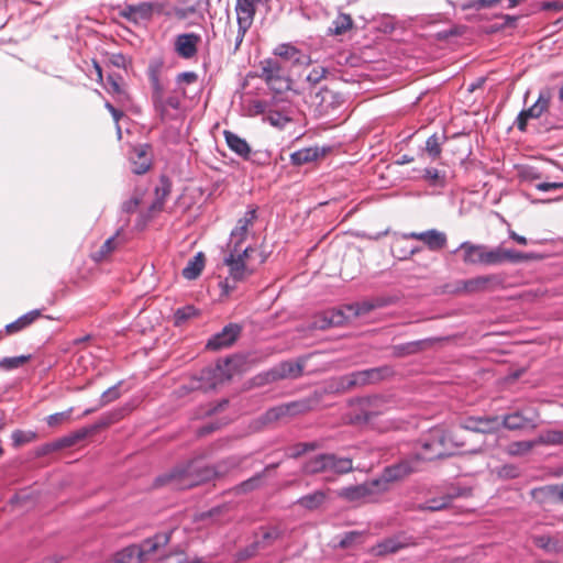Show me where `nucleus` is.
Returning <instances> with one entry per match:
<instances>
[{"mask_svg":"<svg viewBox=\"0 0 563 563\" xmlns=\"http://www.w3.org/2000/svg\"><path fill=\"white\" fill-rule=\"evenodd\" d=\"M201 37L195 33H184L177 35L175 40V52L185 59H190L197 55L198 45Z\"/></svg>","mask_w":563,"mask_h":563,"instance_id":"nucleus-19","label":"nucleus"},{"mask_svg":"<svg viewBox=\"0 0 563 563\" xmlns=\"http://www.w3.org/2000/svg\"><path fill=\"white\" fill-rule=\"evenodd\" d=\"M457 252L462 254V261L466 265H484L485 245L463 242Z\"/></svg>","mask_w":563,"mask_h":563,"instance_id":"nucleus-25","label":"nucleus"},{"mask_svg":"<svg viewBox=\"0 0 563 563\" xmlns=\"http://www.w3.org/2000/svg\"><path fill=\"white\" fill-rule=\"evenodd\" d=\"M445 140V136H439L438 134H432L426 141V152L433 159H438L442 153V142Z\"/></svg>","mask_w":563,"mask_h":563,"instance_id":"nucleus-43","label":"nucleus"},{"mask_svg":"<svg viewBox=\"0 0 563 563\" xmlns=\"http://www.w3.org/2000/svg\"><path fill=\"white\" fill-rule=\"evenodd\" d=\"M284 417H289V411L286 404L268 409L263 416V419L265 422L271 423L278 421Z\"/></svg>","mask_w":563,"mask_h":563,"instance_id":"nucleus-52","label":"nucleus"},{"mask_svg":"<svg viewBox=\"0 0 563 563\" xmlns=\"http://www.w3.org/2000/svg\"><path fill=\"white\" fill-rule=\"evenodd\" d=\"M130 159L132 162V172L137 175L145 174L152 165V155L147 145L133 147Z\"/></svg>","mask_w":563,"mask_h":563,"instance_id":"nucleus-22","label":"nucleus"},{"mask_svg":"<svg viewBox=\"0 0 563 563\" xmlns=\"http://www.w3.org/2000/svg\"><path fill=\"white\" fill-rule=\"evenodd\" d=\"M363 538H364V532H361V531H350V532H346L343 538L341 539L339 545L342 548V549H346V548H350L356 543H361L363 542Z\"/></svg>","mask_w":563,"mask_h":563,"instance_id":"nucleus-56","label":"nucleus"},{"mask_svg":"<svg viewBox=\"0 0 563 563\" xmlns=\"http://www.w3.org/2000/svg\"><path fill=\"white\" fill-rule=\"evenodd\" d=\"M520 468L515 464H505L494 470V474L499 479H514L520 476Z\"/></svg>","mask_w":563,"mask_h":563,"instance_id":"nucleus-50","label":"nucleus"},{"mask_svg":"<svg viewBox=\"0 0 563 563\" xmlns=\"http://www.w3.org/2000/svg\"><path fill=\"white\" fill-rule=\"evenodd\" d=\"M119 390L115 387H111L101 395V404H109L110 401H113L117 398H119Z\"/></svg>","mask_w":563,"mask_h":563,"instance_id":"nucleus-63","label":"nucleus"},{"mask_svg":"<svg viewBox=\"0 0 563 563\" xmlns=\"http://www.w3.org/2000/svg\"><path fill=\"white\" fill-rule=\"evenodd\" d=\"M388 410L387 401L379 396L364 398L360 401V412L355 416L356 422L369 423L377 416Z\"/></svg>","mask_w":563,"mask_h":563,"instance_id":"nucleus-12","label":"nucleus"},{"mask_svg":"<svg viewBox=\"0 0 563 563\" xmlns=\"http://www.w3.org/2000/svg\"><path fill=\"white\" fill-rule=\"evenodd\" d=\"M305 363L301 361H287L278 364L266 373L267 382H277L287 378H298L302 375Z\"/></svg>","mask_w":563,"mask_h":563,"instance_id":"nucleus-18","label":"nucleus"},{"mask_svg":"<svg viewBox=\"0 0 563 563\" xmlns=\"http://www.w3.org/2000/svg\"><path fill=\"white\" fill-rule=\"evenodd\" d=\"M386 305L385 300L383 299H372V300H365L362 302H356L349 307L350 310H353L354 316L360 317L368 313L369 311L384 307Z\"/></svg>","mask_w":563,"mask_h":563,"instance_id":"nucleus-40","label":"nucleus"},{"mask_svg":"<svg viewBox=\"0 0 563 563\" xmlns=\"http://www.w3.org/2000/svg\"><path fill=\"white\" fill-rule=\"evenodd\" d=\"M118 247L117 235L109 238L103 242L98 251L92 254V260L101 262L107 260L111 253Z\"/></svg>","mask_w":563,"mask_h":563,"instance_id":"nucleus-48","label":"nucleus"},{"mask_svg":"<svg viewBox=\"0 0 563 563\" xmlns=\"http://www.w3.org/2000/svg\"><path fill=\"white\" fill-rule=\"evenodd\" d=\"M170 188L167 181H163L162 186L155 189V200L150 207V213H156L163 210L166 197L169 195Z\"/></svg>","mask_w":563,"mask_h":563,"instance_id":"nucleus-42","label":"nucleus"},{"mask_svg":"<svg viewBox=\"0 0 563 563\" xmlns=\"http://www.w3.org/2000/svg\"><path fill=\"white\" fill-rule=\"evenodd\" d=\"M319 151L316 147H306L294 152L290 155V162L295 166H301L303 164L313 162L318 158Z\"/></svg>","mask_w":563,"mask_h":563,"instance_id":"nucleus-36","label":"nucleus"},{"mask_svg":"<svg viewBox=\"0 0 563 563\" xmlns=\"http://www.w3.org/2000/svg\"><path fill=\"white\" fill-rule=\"evenodd\" d=\"M164 563H200L198 560L189 561L183 553L168 555L164 559Z\"/></svg>","mask_w":563,"mask_h":563,"instance_id":"nucleus-64","label":"nucleus"},{"mask_svg":"<svg viewBox=\"0 0 563 563\" xmlns=\"http://www.w3.org/2000/svg\"><path fill=\"white\" fill-rule=\"evenodd\" d=\"M320 400L321 396L314 393L307 398L286 404L289 411V417L302 415L313 410L319 405Z\"/></svg>","mask_w":563,"mask_h":563,"instance_id":"nucleus-31","label":"nucleus"},{"mask_svg":"<svg viewBox=\"0 0 563 563\" xmlns=\"http://www.w3.org/2000/svg\"><path fill=\"white\" fill-rule=\"evenodd\" d=\"M205 267V255L199 252L196 254L183 269V276L188 280H194L199 277Z\"/></svg>","mask_w":563,"mask_h":563,"instance_id":"nucleus-35","label":"nucleus"},{"mask_svg":"<svg viewBox=\"0 0 563 563\" xmlns=\"http://www.w3.org/2000/svg\"><path fill=\"white\" fill-rule=\"evenodd\" d=\"M264 479V473H257L249 479L236 485L232 490L235 495L251 493L261 487Z\"/></svg>","mask_w":563,"mask_h":563,"instance_id":"nucleus-39","label":"nucleus"},{"mask_svg":"<svg viewBox=\"0 0 563 563\" xmlns=\"http://www.w3.org/2000/svg\"><path fill=\"white\" fill-rule=\"evenodd\" d=\"M420 457L417 455L386 466L382 474L376 478L379 484L380 492H383V494L387 493L393 484L401 482L412 473L417 472Z\"/></svg>","mask_w":563,"mask_h":563,"instance_id":"nucleus-5","label":"nucleus"},{"mask_svg":"<svg viewBox=\"0 0 563 563\" xmlns=\"http://www.w3.org/2000/svg\"><path fill=\"white\" fill-rule=\"evenodd\" d=\"M162 64L152 63L147 69V76L151 85V99L153 103L161 106V97L166 91V81L161 76Z\"/></svg>","mask_w":563,"mask_h":563,"instance_id":"nucleus-21","label":"nucleus"},{"mask_svg":"<svg viewBox=\"0 0 563 563\" xmlns=\"http://www.w3.org/2000/svg\"><path fill=\"white\" fill-rule=\"evenodd\" d=\"M274 55L284 60L290 62L294 66H308L311 63L309 55L302 53L289 43H283L274 48Z\"/></svg>","mask_w":563,"mask_h":563,"instance_id":"nucleus-20","label":"nucleus"},{"mask_svg":"<svg viewBox=\"0 0 563 563\" xmlns=\"http://www.w3.org/2000/svg\"><path fill=\"white\" fill-rule=\"evenodd\" d=\"M265 121L277 129H284L292 119L285 112L271 110L266 114Z\"/></svg>","mask_w":563,"mask_h":563,"instance_id":"nucleus-49","label":"nucleus"},{"mask_svg":"<svg viewBox=\"0 0 563 563\" xmlns=\"http://www.w3.org/2000/svg\"><path fill=\"white\" fill-rule=\"evenodd\" d=\"M330 489H318L300 497L296 503L301 508L314 511L320 509L329 500Z\"/></svg>","mask_w":563,"mask_h":563,"instance_id":"nucleus-27","label":"nucleus"},{"mask_svg":"<svg viewBox=\"0 0 563 563\" xmlns=\"http://www.w3.org/2000/svg\"><path fill=\"white\" fill-rule=\"evenodd\" d=\"M169 533H157L153 538L144 540L139 545L133 544L123 549V556L136 558L139 563H143L150 554L165 547L169 542Z\"/></svg>","mask_w":563,"mask_h":563,"instance_id":"nucleus-9","label":"nucleus"},{"mask_svg":"<svg viewBox=\"0 0 563 563\" xmlns=\"http://www.w3.org/2000/svg\"><path fill=\"white\" fill-rule=\"evenodd\" d=\"M343 102L342 96L328 87L321 88L313 97V103L320 113H327Z\"/></svg>","mask_w":563,"mask_h":563,"instance_id":"nucleus-23","label":"nucleus"},{"mask_svg":"<svg viewBox=\"0 0 563 563\" xmlns=\"http://www.w3.org/2000/svg\"><path fill=\"white\" fill-rule=\"evenodd\" d=\"M460 428L465 431L489 434L497 432L501 428V422L498 416L467 417L462 421Z\"/></svg>","mask_w":563,"mask_h":563,"instance_id":"nucleus-15","label":"nucleus"},{"mask_svg":"<svg viewBox=\"0 0 563 563\" xmlns=\"http://www.w3.org/2000/svg\"><path fill=\"white\" fill-rule=\"evenodd\" d=\"M504 284V279L497 274L476 276L461 280L457 290L466 295L493 291Z\"/></svg>","mask_w":563,"mask_h":563,"instance_id":"nucleus-10","label":"nucleus"},{"mask_svg":"<svg viewBox=\"0 0 563 563\" xmlns=\"http://www.w3.org/2000/svg\"><path fill=\"white\" fill-rule=\"evenodd\" d=\"M537 417V411L534 412L533 417H528L523 415V412L517 410L511 413L505 415L503 418H500V422L501 427L508 430H521L528 427L536 428L537 424L534 420Z\"/></svg>","mask_w":563,"mask_h":563,"instance_id":"nucleus-24","label":"nucleus"},{"mask_svg":"<svg viewBox=\"0 0 563 563\" xmlns=\"http://www.w3.org/2000/svg\"><path fill=\"white\" fill-rule=\"evenodd\" d=\"M538 256L533 253H522L515 250H506V262L521 263L537 260Z\"/></svg>","mask_w":563,"mask_h":563,"instance_id":"nucleus-55","label":"nucleus"},{"mask_svg":"<svg viewBox=\"0 0 563 563\" xmlns=\"http://www.w3.org/2000/svg\"><path fill=\"white\" fill-rule=\"evenodd\" d=\"M536 446V439L530 441H515L507 446L506 452L511 456H521L529 453Z\"/></svg>","mask_w":563,"mask_h":563,"instance_id":"nucleus-46","label":"nucleus"},{"mask_svg":"<svg viewBox=\"0 0 563 563\" xmlns=\"http://www.w3.org/2000/svg\"><path fill=\"white\" fill-rule=\"evenodd\" d=\"M406 547L407 543L401 542L398 538H388L372 547L369 553L374 556H385L396 553Z\"/></svg>","mask_w":563,"mask_h":563,"instance_id":"nucleus-33","label":"nucleus"},{"mask_svg":"<svg viewBox=\"0 0 563 563\" xmlns=\"http://www.w3.org/2000/svg\"><path fill=\"white\" fill-rule=\"evenodd\" d=\"M162 7L157 3L142 2L139 4H126L120 15L133 23L150 20L155 10L161 11Z\"/></svg>","mask_w":563,"mask_h":563,"instance_id":"nucleus-17","label":"nucleus"},{"mask_svg":"<svg viewBox=\"0 0 563 563\" xmlns=\"http://www.w3.org/2000/svg\"><path fill=\"white\" fill-rule=\"evenodd\" d=\"M303 472L309 475L327 473V453L318 454L307 461L303 465Z\"/></svg>","mask_w":563,"mask_h":563,"instance_id":"nucleus-38","label":"nucleus"},{"mask_svg":"<svg viewBox=\"0 0 563 563\" xmlns=\"http://www.w3.org/2000/svg\"><path fill=\"white\" fill-rule=\"evenodd\" d=\"M327 69L324 67H314L307 76V80L313 85L320 82L327 75Z\"/></svg>","mask_w":563,"mask_h":563,"instance_id":"nucleus-58","label":"nucleus"},{"mask_svg":"<svg viewBox=\"0 0 563 563\" xmlns=\"http://www.w3.org/2000/svg\"><path fill=\"white\" fill-rule=\"evenodd\" d=\"M257 219V211L255 208L249 209L242 218L239 219L235 228L231 232V238L228 243V249L236 246L242 249L243 242L250 234V230L253 228Z\"/></svg>","mask_w":563,"mask_h":563,"instance_id":"nucleus-14","label":"nucleus"},{"mask_svg":"<svg viewBox=\"0 0 563 563\" xmlns=\"http://www.w3.org/2000/svg\"><path fill=\"white\" fill-rule=\"evenodd\" d=\"M506 262V249L497 246L488 249L485 245L484 265H498Z\"/></svg>","mask_w":563,"mask_h":563,"instance_id":"nucleus-44","label":"nucleus"},{"mask_svg":"<svg viewBox=\"0 0 563 563\" xmlns=\"http://www.w3.org/2000/svg\"><path fill=\"white\" fill-rule=\"evenodd\" d=\"M31 360V355H20L12 357H3L0 361V368L4 371H12L26 364Z\"/></svg>","mask_w":563,"mask_h":563,"instance_id":"nucleus-51","label":"nucleus"},{"mask_svg":"<svg viewBox=\"0 0 563 563\" xmlns=\"http://www.w3.org/2000/svg\"><path fill=\"white\" fill-rule=\"evenodd\" d=\"M176 80L178 85H191L198 80V75L195 71H185L180 73Z\"/></svg>","mask_w":563,"mask_h":563,"instance_id":"nucleus-61","label":"nucleus"},{"mask_svg":"<svg viewBox=\"0 0 563 563\" xmlns=\"http://www.w3.org/2000/svg\"><path fill=\"white\" fill-rule=\"evenodd\" d=\"M389 366L374 367L364 371L353 372L344 375L339 379V390H350L355 387L365 386L367 384L378 383L393 375Z\"/></svg>","mask_w":563,"mask_h":563,"instance_id":"nucleus-6","label":"nucleus"},{"mask_svg":"<svg viewBox=\"0 0 563 563\" xmlns=\"http://www.w3.org/2000/svg\"><path fill=\"white\" fill-rule=\"evenodd\" d=\"M453 498L454 497L451 495H445V496H442L439 498H432V499L428 500L426 504L418 506V509L429 510V511H440V510L448 508L451 505Z\"/></svg>","mask_w":563,"mask_h":563,"instance_id":"nucleus-47","label":"nucleus"},{"mask_svg":"<svg viewBox=\"0 0 563 563\" xmlns=\"http://www.w3.org/2000/svg\"><path fill=\"white\" fill-rule=\"evenodd\" d=\"M531 496L539 501H544V499L550 496H558L559 500L563 501V484L561 486L549 485L534 488L531 490Z\"/></svg>","mask_w":563,"mask_h":563,"instance_id":"nucleus-37","label":"nucleus"},{"mask_svg":"<svg viewBox=\"0 0 563 563\" xmlns=\"http://www.w3.org/2000/svg\"><path fill=\"white\" fill-rule=\"evenodd\" d=\"M551 98L550 89L542 90L539 93L538 100L530 108L519 113L516 121L518 130L521 132L526 131L528 120L540 118L549 109Z\"/></svg>","mask_w":563,"mask_h":563,"instance_id":"nucleus-11","label":"nucleus"},{"mask_svg":"<svg viewBox=\"0 0 563 563\" xmlns=\"http://www.w3.org/2000/svg\"><path fill=\"white\" fill-rule=\"evenodd\" d=\"M321 448V444L319 442H303L298 443L294 446V452L291 454L292 457H299L303 455L307 452L316 451Z\"/></svg>","mask_w":563,"mask_h":563,"instance_id":"nucleus-57","label":"nucleus"},{"mask_svg":"<svg viewBox=\"0 0 563 563\" xmlns=\"http://www.w3.org/2000/svg\"><path fill=\"white\" fill-rule=\"evenodd\" d=\"M229 254L224 257V264L229 268V275L232 282H244L252 276L257 265L254 264V255L257 251L254 247L247 246L245 249H228Z\"/></svg>","mask_w":563,"mask_h":563,"instance_id":"nucleus-3","label":"nucleus"},{"mask_svg":"<svg viewBox=\"0 0 563 563\" xmlns=\"http://www.w3.org/2000/svg\"><path fill=\"white\" fill-rule=\"evenodd\" d=\"M140 203L141 198L139 196H133L131 199H129L122 205V209L126 213H132L137 209Z\"/></svg>","mask_w":563,"mask_h":563,"instance_id":"nucleus-62","label":"nucleus"},{"mask_svg":"<svg viewBox=\"0 0 563 563\" xmlns=\"http://www.w3.org/2000/svg\"><path fill=\"white\" fill-rule=\"evenodd\" d=\"M40 317H41V311L40 310L29 311L27 313L23 314L22 317H20L15 321L7 324L5 328H4L5 333L9 334V335L15 334V333L26 329L27 327H30Z\"/></svg>","mask_w":563,"mask_h":563,"instance_id":"nucleus-34","label":"nucleus"},{"mask_svg":"<svg viewBox=\"0 0 563 563\" xmlns=\"http://www.w3.org/2000/svg\"><path fill=\"white\" fill-rule=\"evenodd\" d=\"M223 136L229 148L243 159H249L252 153L249 143L231 131H223Z\"/></svg>","mask_w":563,"mask_h":563,"instance_id":"nucleus-29","label":"nucleus"},{"mask_svg":"<svg viewBox=\"0 0 563 563\" xmlns=\"http://www.w3.org/2000/svg\"><path fill=\"white\" fill-rule=\"evenodd\" d=\"M382 495L383 492H380V487L376 478L362 484L343 487L336 492V496L339 498L354 504L376 501Z\"/></svg>","mask_w":563,"mask_h":563,"instance_id":"nucleus-8","label":"nucleus"},{"mask_svg":"<svg viewBox=\"0 0 563 563\" xmlns=\"http://www.w3.org/2000/svg\"><path fill=\"white\" fill-rule=\"evenodd\" d=\"M242 327L238 323L225 325L221 332L214 334L207 343V349L219 351L231 346L240 336Z\"/></svg>","mask_w":563,"mask_h":563,"instance_id":"nucleus-16","label":"nucleus"},{"mask_svg":"<svg viewBox=\"0 0 563 563\" xmlns=\"http://www.w3.org/2000/svg\"><path fill=\"white\" fill-rule=\"evenodd\" d=\"M97 428H98L97 426L91 427V428H81L75 432H71V433L54 441L53 443L47 444V450L48 451H57V450L70 448V446L77 444L79 441L86 439L89 434L95 432L97 430Z\"/></svg>","mask_w":563,"mask_h":563,"instance_id":"nucleus-26","label":"nucleus"},{"mask_svg":"<svg viewBox=\"0 0 563 563\" xmlns=\"http://www.w3.org/2000/svg\"><path fill=\"white\" fill-rule=\"evenodd\" d=\"M283 537V530L278 526L261 527L255 534L256 544L263 549L272 547Z\"/></svg>","mask_w":563,"mask_h":563,"instance_id":"nucleus-28","label":"nucleus"},{"mask_svg":"<svg viewBox=\"0 0 563 563\" xmlns=\"http://www.w3.org/2000/svg\"><path fill=\"white\" fill-rule=\"evenodd\" d=\"M196 314V309L192 306H187L178 309L175 312L176 323H180Z\"/></svg>","mask_w":563,"mask_h":563,"instance_id":"nucleus-59","label":"nucleus"},{"mask_svg":"<svg viewBox=\"0 0 563 563\" xmlns=\"http://www.w3.org/2000/svg\"><path fill=\"white\" fill-rule=\"evenodd\" d=\"M260 69L261 73L257 76L266 82L272 91L282 93L290 89L291 80L285 75L284 68L276 59H263L260 63Z\"/></svg>","mask_w":563,"mask_h":563,"instance_id":"nucleus-7","label":"nucleus"},{"mask_svg":"<svg viewBox=\"0 0 563 563\" xmlns=\"http://www.w3.org/2000/svg\"><path fill=\"white\" fill-rule=\"evenodd\" d=\"M260 1L261 0H236L235 11L238 26L229 25L224 33L227 42L234 44V52L240 48L246 32L252 26L256 10L255 7Z\"/></svg>","mask_w":563,"mask_h":563,"instance_id":"nucleus-4","label":"nucleus"},{"mask_svg":"<svg viewBox=\"0 0 563 563\" xmlns=\"http://www.w3.org/2000/svg\"><path fill=\"white\" fill-rule=\"evenodd\" d=\"M537 445H560L563 444V431L547 430L536 439Z\"/></svg>","mask_w":563,"mask_h":563,"instance_id":"nucleus-45","label":"nucleus"},{"mask_svg":"<svg viewBox=\"0 0 563 563\" xmlns=\"http://www.w3.org/2000/svg\"><path fill=\"white\" fill-rule=\"evenodd\" d=\"M260 550H261V548L256 544L255 541H253V543H251L250 545H247L245 549H243L242 551H240L238 553V559L239 560H247V559L256 555Z\"/></svg>","mask_w":563,"mask_h":563,"instance_id":"nucleus-60","label":"nucleus"},{"mask_svg":"<svg viewBox=\"0 0 563 563\" xmlns=\"http://www.w3.org/2000/svg\"><path fill=\"white\" fill-rule=\"evenodd\" d=\"M71 411H73V409L70 408L66 411L49 415L46 418V422L49 427L57 428V427L70 421Z\"/></svg>","mask_w":563,"mask_h":563,"instance_id":"nucleus-54","label":"nucleus"},{"mask_svg":"<svg viewBox=\"0 0 563 563\" xmlns=\"http://www.w3.org/2000/svg\"><path fill=\"white\" fill-rule=\"evenodd\" d=\"M36 439V433L34 431L27 430H15L12 433V441L15 446H21L26 443H30Z\"/></svg>","mask_w":563,"mask_h":563,"instance_id":"nucleus-53","label":"nucleus"},{"mask_svg":"<svg viewBox=\"0 0 563 563\" xmlns=\"http://www.w3.org/2000/svg\"><path fill=\"white\" fill-rule=\"evenodd\" d=\"M180 106V101L176 96H165V93L161 97V106L157 103H153L154 110L156 114L159 117L162 122H167L174 119L173 114L169 112V109L177 110Z\"/></svg>","mask_w":563,"mask_h":563,"instance_id":"nucleus-32","label":"nucleus"},{"mask_svg":"<svg viewBox=\"0 0 563 563\" xmlns=\"http://www.w3.org/2000/svg\"><path fill=\"white\" fill-rule=\"evenodd\" d=\"M404 240H417L424 244V246L432 251L439 252L448 244V236L444 232L437 229H430L423 232H408L402 234Z\"/></svg>","mask_w":563,"mask_h":563,"instance_id":"nucleus-13","label":"nucleus"},{"mask_svg":"<svg viewBox=\"0 0 563 563\" xmlns=\"http://www.w3.org/2000/svg\"><path fill=\"white\" fill-rule=\"evenodd\" d=\"M466 441L459 431H448L444 428L435 427L430 429L423 440L421 459L432 461L443 459L453 454L454 449H465Z\"/></svg>","mask_w":563,"mask_h":563,"instance_id":"nucleus-2","label":"nucleus"},{"mask_svg":"<svg viewBox=\"0 0 563 563\" xmlns=\"http://www.w3.org/2000/svg\"><path fill=\"white\" fill-rule=\"evenodd\" d=\"M353 26V20L351 15L341 13L332 22V26L329 27V33L333 35H342L351 30Z\"/></svg>","mask_w":563,"mask_h":563,"instance_id":"nucleus-41","label":"nucleus"},{"mask_svg":"<svg viewBox=\"0 0 563 563\" xmlns=\"http://www.w3.org/2000/svg\"><path fill=\"white\" fill-rule=\"evenodd\" d=\"M219 476V472L199 460H192L184 465L175 467L168 474L159 476L155 486H170L174 489H189L205 484Z\"/></svg>","mask_w":563,"mask_h":563,"instance_id":"nucleus-1","label":"nucleus"},{"mask_svg":"<svg viewBox=\"0 0 563 563\" xmlns=\"http://www.w3.org/2000/svg\"><path fill=\"white\" fill-rule=\"evenodd\" d=\"M353 470L352 459L327 453V472L341 476L351 473Z\"/></svg>","mask_w":563,"mask_h":563,"instance_id":"nucleus-30","label":"nucleus"}]
</instances>
